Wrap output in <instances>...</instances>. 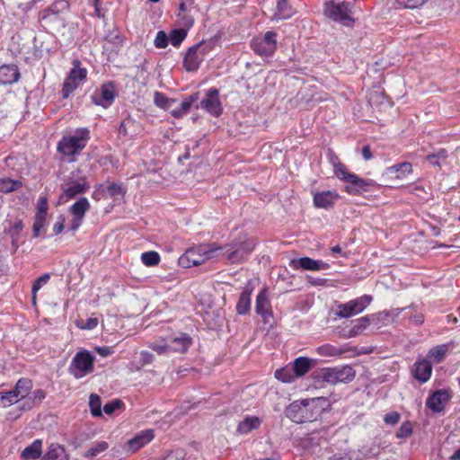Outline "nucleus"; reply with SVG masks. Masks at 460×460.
I'll list each match as a JSON object with an SVG mask.
<instances>
[{"instance_id":"obj_1","label":"nucleus","mask_w":460,"mask_h":460,"mask_svg":"<svg viewBox=\"0 0 460 460\" xmlns=\"http://www.w3.org/2000/svg\"><path fill=\"white\" fill-rule=\"evenodd\" d=\"M89 139L90 130L87 128H76L73 134L62 137L58 143V152L66 162H75L76 155L84 149Z\"/></svg>"},{"instance_id":"obj_2","label":"nucleus","mask_w":460,"mask_h":460,"mask_svg":"<svg viewBox=\"0 0 460 460\" xmlns=\"http://www.w3.org/2000/svg\"><path fill=\"white\" fill-rule=\"evenodd\" d=\"M220 249V246L216 244H200L191 247L180 257L179 262L185 268L198 266L213 259Z\"/></svg>"},{"instance_id":"obj_3","label":"nucleus","mask_w":460,"mask_h":460,"mask_svg":"<svg viewBox=\"0 0 460 460\" xmlns=\"http://www.w3.org/2000/svg\"><path fill=\"white\" fill-rule=\"evenodd\" d=\"M336 177L346 183L344 190L349 195H359L379 186L374 180L360 178L342 167L337 170Z\"/></svg>"},{"instance_id":"obj_4","label":"nucleus","mask_w":460,"mask_h":460,"mask_svg":"<svg viewBox=\"0 0 460 460\" xmlns=\"http://www.w3.org/2000/svg\"><path fill=\"white\" fill-rule=\"evenodd\" d=\"M214 40H202L188 49L183 66L188 72L197 71L205 58L214 50Z\"/></svg>"},{"instance_id":"obj_5","label":"nucleus","mask_w":460,"mask_h":460,"mask_svg":"<svg viewBox=\"0 0 460 460\" xmlns=\"http://www.w3.org/2000/svg\"><path fill=\"white\" fill-rule=\"evenodd\" d=\"M353 4L349 2L331 0L324 5V15L345 26H350L354 22Z\"/></svg>"},{"instance_id":"obj_6","label":"nucleus","mask_w":460,"mask_h":460,"mask_svg":"<svg viewBox=\"0 0 460 460\" xmlns=\"http://www.w3.org/2000/svg\"><path fill=\"white\" fill-rule=\"evenodd\" d=\"M95 357L86 349L78 350L71 360L69 373L76 379H81L94 370Z\"/></svg>"},{"instance_id":"obj_7","label":"nucleus","mask_w":460,"mask_h":460,"mask_svg":"<svg viewBox=\"0 0 460 460\" xmlns=\"http://www.w3.org/2000/svg\"><path fill=\"white\" fill-rule=\"evenodd\" d=\"M317 399L315 398L296 401L287 408L286 415L296 423L311 421L314 418L311 410L314 408Z\"/></svg>"},{"instance_id":"obj_8","label":"nucleus","mask_w":460,"mask_h":460,"mask_svg":"<svg viewBox=\"0 0 460 460\" xmlns=\"http://www.w3.org/2000/svg\"><path fill=\"white\" fill-rule=\"evenodd\" d=\"M320 378L328 384L349 383L356 376V371L349 365L323 367L319 372Z\"/></svg>"},{"instance_id":"obj_9","label":"nucleus","mask_w":460,"mask_h":460,"mask_svg":"<svg viewBox=\"0 0 460 460\" xmlns=\"http://www.w3.org/2000/svg\"><path fill=\"white\" fill-rule=\"evenodd\" d=\"M373 301L371 295H363L337 305L336 315L339 318H349L362 313Z\"/></svg>"},{"instance_id":"obj_10","label":"nucleus","mask_w":460,"mask_h":460,"mask_svg":"<svg viewBox=\"0 0 460 460\" xmlns=\"http://www.w3.org/2000/svg\"><path fill=\"white\" fill-rule=\"evenodd\" d=\"M254 247L255 243L252 240H243L220 247L219 251H224L223 255L231 263H238L243 261Z\"/></svg>"},{"instance_id":"obj_11","label":"nucleus","mask_w":460,"mask_h":460,"mask_svg":"<svg viewBox=\"0 0 460 460\" xmlns=\"http://www.w3.org/2000/svg\"><path fill=\"white\" fill-rule=\"evenodd\" d=\"M87 75V70L81 67V62L78 59L74 60L73 68L64 81L62 88V97L66 99L79 86Z\"/></svg>"},{"instance_id":"obj_12","label":"nucleus","mask_w":460,"mask_h":460,"mask_svg":"<svg viewBox=\"0 0 460 460\" xmlns=\"http://www.w3.org/2000/svg\"><path fill=\"white\" fill-rule=\"evenodd\" d=\"M264 8V13L272 21L288 19L294 13L287 0H267Z\"/></svg>"},{"instance_id":"obj_13","label":"nucleus","mask_w":460,"mask_h":460,"mask_svg":"<svg viewBox=\"0 0 460 460\" xmlns=\"http://www.w3.org/2000/svg\"><path fill=\"white\" fill-rule=\"evenodd\" d=\"M116 97L115 84L112 82H107L101 85L92 95V102L102 108H109L113 103Z\"/></svg>"},{"instance_id":"obj_14","label":"nucleus","mask_w":460,"mask_h":460,"mask_svg":"<svg viewBox=\"0 0 460 460\" xmlns=\"http://www.w3.org/2000/svg\"><path fill=\"white\" fill-rule=\"evenodd\" d=\"M277 48V34L273 31H267L262 38L253 39L252 49L260 56H270Z\"/></svg>"},{"instance_id":"obj_15","label":"nucleus","mask_w":460,"mask_h":460,"mask_svg":"<svg viewBox=\"0 0 460 460\" xmlns=\"http://www.w3.org/2000/svg\"><path fill=\"white\" fill-rule=\"evenodd\" d=\"M91 205L85 197L80 198L70 208L69 213L72 219L69 225V231L75 232L82 226L86 212L90 209Z\"/></svg>"},{"instance_id":"obj_16","label":"nucleus","mask_w":460,"mask_h":460,"mask_svg":"<svg viewBox=\"0 0 460 460\" xmlns=\"http://www.w3.org/2000/svg\"><path fill=\"white\" fill-rule=\"evenodd\" d=\"M390 314L387 311L379 312L371 315L362 316L354 321L353 326L348 333V337H356L363 332L370 323H377L379 321L389 317Z\"/></svg>"},{"instance_id":"obj_17","label":"nucleus","mask_w":460,"mask_h":460,"mask_svg":"<svg viewBox=\"0 0 460 460\" xmlns=\"http://www.w3.org/2000/svg\"><path fill=\"white\" fill-rule=\"evenodd\" d=\"M90 189V184L86 177H81L78 180L69 181L66 187L63 188V192L59 197L61 202H67L69 199H74L77 195L85 193Z\"/></svg>"},{"instance_id":"obj_18","label":"nucleus","mask_w":460,"mask_h":460,"mask_svg":"<svg viewBox=\"0 0 460 460\" xmlns=\"http://www.w3.org/2000/svg\"><path fill=\"white\" fill-rule=\"evenodd\" d=\"M200 106L203 110L215 117L222 113V105L219 101V92L216 88H210L207 91L206 96L201 100Z\"/></svg>"},{"instance_id":"obj_19","label":"nucleus","mask_w":460,"mask_h":460,"mask_svg":"<svg viewBox=\"0 0 460 460\" xmlns=\"http://www.w3.org/2000/svg\"><path fill=\"white\" fill-rule=\"evenodd\" d=\"M448 389H439L430 394L426 402V406L433 412L442 411L451 398Z\"/></svg>"},{"instance_id":"obj_20","label":"nucleus","mask_w":460,"mask_h":460,"mask_svg":"<svg viewBox=\"0 0 460 460\" xmlns=\"http://www.w3.org/2000/svg\"><path fill=\"white\" fill-rule=\"evenodd\" d=\"M290 267L293 270H326L330 268L329 263L321 261V260H314L309 257H302L297 260H292L290 261Z\"/></svg>"},{"instance_id":"obj_21","label":"nucleus","mask_w":460,"mask_h":460,"mask_svg":"<svg viewBox=\"0 0 460 460\" xmlns=\"http://www.w3.org/2000/svg\"><path fill=\"white\" fill-rule=\"evenodd\" d=\"M432 374V363L427 358L419 357L412 367V375L420 383L429 380Z\"/></svg>"},{"instance_id":"obj_22","label":"nucleus","mask_w":460,"mask_h":460,"mask_svg":"<svg viewBox=\"0 0 460 460\" xmlns=\"http://www.w3.org/2000/svg\"><path fill=\"white\" fill-rule=\"evenodd\" d=\"M255 311L257 314L261 315L264 323H269L272 318L271 305L267 296L266 289L260 291L256 297Z\"/></svg>"},{"instance_id":"obj_23","label":"nucleus","mask_w":460,"mask_h":460,"mask_svg":"<svg viewBox=\"0 0 460 460\" xmlns=\"http://www.w3.org/2000/svg\"><path fill=\"white\" fill-rule=\"evenodd\" d=\"M155 438L153 429H146L137 433L134 438L129 439L127 443L128 450L130 452H137Z\"/></svg>"},{"instance_id":"obj_24","label":"nucleus","mask_w":460,"mask_h":460,"mask_svg":"<svg viewBox=\"0 0 460 460\" xmlns=\"http://www.w3.org/2000/svg\"><path fill=\"white\" fill-rule=\"evenodd\" d=\"M339 198L340 195L336 191L326 190L314 193L313 200L315 208L327 209L332 207Z\"/></svg>"},{"instance_id":"obj_25","label":"nucleus","mask_w":460,"mask_h":460,"mask_svg":"<svg viewBox=\"0 0 460 460\" xmlns=\"http://www.w3.org/2000/svg\"><path fill=\"white\" fill-rule=\"evenodd\" d=\"M20 78V72L14 65H4L0 66V85L16 83Z\"/></svg>"},{"instance_id":"obj_26","label":"nucleus","mask_w":460,"mask_h":460,"mask_svg":"<svg viewBox=\"0 0 460 460\" xmlns=\"http://www.w3.org/2000/svg\"><path fill=\"white\" fill-rule=\"evenodd\" d=\"M453 347V342L437 345L431 348L427 353V358L430 362L439 364L444 360L448 350Z\"/></svg>"},{"instance_id":"obj_27","label":"nucleus","mask_w":460,"mask_h":460,"mask_svg":"<svg viewBox=\"0 0 460 460\" xmlns=\"http://www.w3.org/2000/svg\"><path fill=\"white\" fill-rule=\"evenodd\" d=\"M314 360L307 357H298L292 363V369L296 377H301L314 367Z\"/></svg>"},{"instance_id":"obj_28","label":"nucleus","mask_w":460,"mask_h":460,"mask_svg":"<svg viewBox=\"0 0 460 460\" xmlns=\"http://www.w3.org/2000/svg\"><path fill=\"white\" fill-rule=\"evenodd\" d=\"M42 454V440L35 439L31 444L26 447L21 453L22 460H35Z\"/></svg>"},{"instance_id":"obj_29","label":"nucleus","mask_w":460,"mask_h":460,"mask_svg":"<svg viewBox=\"0 0 460 460\" xmlns=\"http://www.w3.org/2000/svg\"><path fill=\"white\" fill-rule=\"evenodd\" d=\"M261 420L257 416H245L237 426V432L241 435L248 434L260 428Z\"/></svg>"},{"instance_id":"obj_30","label":"nucleus","mask_w":460,"mask_h":460,"mask_svg":"<svg viewBox=\"0 0 460 460\" xmlns=\"http://www.w3.org/2000/svg\"><path fill=\"white\" fill-rule=\"evenodd\" d=\"M45 456L50 460H68L66 448L58 443L49 445Z\"/></svg>"},{"instance_id":"obj_31","label":"nucleus","mask_w":460,"mask_h":460,"mask_svg":"<svg viewBox=\"0 0 460 460\" xmlns=\"http://www.w3.org/2000/svg\"><path fill=\"white\" fill-rule=\"evenodd\" d=\"M191 343V339L187 334H181L179 337H175L171 345L172 352L183 353L187 351L188 348Z\"/></svg>"},{"instance_id":"obj_32","label":"nucleus","mask_w":460,"mask_h":460,"mask_svg":"<svg viewBox=\"0 0 460 460\" xmlns=\"http://www.w3.org/2000/svg\"><path fill=\"white\" fill-rule=\"evenodd\" d=\"M348 349L343 348H337L331 344H323L316 348V352L322 357L336 358L346 353Z\"/></svg>"},{"instance_id":"obj_33","label":"nucleus","mask_w":460,"mask_h":460,"mask_svg":"<svg viewBox=\"0 0 460 460\" xmlns=\"http://www.w3.org/2000/svg\"><path fill=\"white\" fill-rule=\"evenodd\" d=\"M251 295L252 292L247 289L243 290L241 293L238 302L236 304V311L239 314H246L250 311Z\"/></svg>"},{"instance_id":"obj_34","label":"nucleus","mask_w":460,"mask_h":460,"mask_svg":"<svg viewBox=\"0 0 460 460\" xmlns=\"http://www.w3.org/2000/svg\"><path fill=\"white\" fill-rule=\"evenodd\" d=\"M147 346L159 355H166L172 352L171 345H169L163 338H158L148 342Z\"/></svg>"},{"instance_id":"obj_35","label":"nucleus","mask_w":460,"mask_h":460,"mask_svg":"<svg viewBox=\"0 0 460 460\" xmlns=\"http://www.w3.org/2000/svg\"><path fill=\"white\" fill-rule=\"evenodd\" d=\"M196 100H197L196 96H193V95L190 96L189 98L182 101L178 108L173 109L171 111V114L176 119L181 118L182 116H184L185 114H187L190 111L192 103Z\"/></svg>"},{"instance_id":"obj_36","label":"nucleus","mask_w":460,"mask_h":460,"mask_svg":"<svg viewBox=\"0 0 460 460\" xmlns=\"http://www.w3.org/2000/svg\"><path fill=\"white\" fill-rule=\"evenodd\" d=\"M32 389V382L29 378H20L15 384L14 390L22 399L26 398Z\"/></svg>"},{"instance_id":"obj_37","label":"nucleus","mask_w":460,"mask_h":460,"mask_svg":"<svg viewBox=\"0 0 460 460\" xmlns=\"http://www.w3.org/2000/svg\"><path fill=\"white\" fill-rule=\"evenodd\" d=\"M22 183L21 181L13 180L10 178L0 179V191L3 193H9L15 191L22 187Z\"/></svg>"},{"instance_id":"obj_38","label":"nucleus","mask_w":460,"mask_h":460,"mask_svg":"<svg viewBox=\"0 0 460 460\" xmlns=\"http://www.w3.org/2000/svg\"><path fill=\"white\" fill-rule=\"evenodd\" d=\"M109 448V444L106 441H96L93 446L84 454L86 458H93L100 454L105 452Z\"/></svg>"},{"instance_id":"obj_39","label":"nucleus","mask_w":460,"mask_h":460,"mask_svg":"<svg viewBox=\"0 0 460 460\" xmlns=\"http://www.w3.org/2000/svg\"><path fill=\"white\" fill-rule=\"evenodd\" d=\"M275 377L283 383H292L296 378L292 367L288 366L276 370Z\"/></svg>"},{"instance_id":"obj_40","label":"nucleus","mask_w":460,"mask_h":460,"mask_svg":"<svg viewBox=\"0 0 460 460\" xmlns=\"http://www.w3.org/2000/svg\"><path fill=\"white\" fill-rule=\"evenodd\" d=\"M447 158V152L445 149H439L437 153L428 155L426 160L433 166L440 167L442 163Z\"/></svg>"},{"instance_id":"obj_41","label":"nucleus","mask_w":460,"mask_h":460,"mask_svg":"<svg viewBox=\"0 0 460 460\" xmlns=\"http://www.w3.org/2000/svg\"><path fill=\"white\" fill-rule=\"evenodd\" d=\"M141 261L146 266H156L160 262V255L155 251L146 252L141 254Z\"/></svg>"},{"instance_id":"obj_42","label":"nucleus","mask_w":460,"mask_h":460,"mask_svg":"<svg viewBox=\"0 0 460 460\" xmlns=\"http://www.w3.org/2000/svg\"><path fill=\"white\" fill-rule=\"evenodd\" d=\"M169 36V40L173 47H179L187 36V31L184 29H174Z\"/></svg>"},{"instance_id":"obj_43","label":"nucleus","mask_w":460,"mask_h":460,"mask_svg":"<svg viewBox=\"0 0 460 460\" xmlns=\"http://www.w3.org/2000/svg\"><path fill=\"white\" fill-rule=\"evenodd\" d=\"M174 102L173 100L168 99L164 93L160 92H155L154 93V103L164 110H168L171 108L172 104Z\"/></svg>"},{"instance_id":"obj_44","label":"nucleus","mask_w":460,"mask_h":460,"mask_svg":"<svg viewBox=\"0 0 460 460\" xmlns=\"http://www.w3.org/2000/svg\"><path fill=\"white\" fill-rule=\"evenodd\" d=\"M390 172H399V177H404L412 172V166L408 162L394 164L388 168Z\"/></svg>"},{"instance_id":"obj_45","label":"nucleus","mask_w":460,"mask_h":460,"mask_svg":"<svg viewBox=\"0 0 460 460\" xmlns=\"http://www.w3.org/2000/svg\"><path fill=\"white\" fill-rule=\"evenodd\" d=\"M91 413L94 417L102 416V402L99 395L92 394L89 398Z\"/></svg>"},{"instance_id":"obj_46","label":"nucleus","mask_w":460,"mask_h":460,"mask_svg":"<svg viewBox=\"0 0 460 460\" xmlns=\"http://www.w3.org/2000/svg\"><path fill=\"white\" fill-rule=\"evenodd\" d=\"M192 4L193 0H181L179 7L180 12L178 13L179 17L186 20L185 24H188L190 26L192 25L193 19L187 16L186 13L190 11V8L192 5Z\"/></svg>"},{"instance_id":"obj_47","label":"nucleus","mask_w":460,"mask_h":460,"mask_svg":"<svg viewBox=\"0 0 460 460\" xmlns=\"http://www.w3.org/2000/svg\"><path fill=\"white\" fill-rule=\"evenodd\" d=\"M50 279V275L49 273H45L35 279L33 282L31 292H32V301L35 304L36 302V294L37 292L45 286Z\"/></svg>"},{"instance_id":"obj_48","label":"nucleus","mask_w":460,"mask_h":460,"mask_svg":"<svg viewBox=\"0 0 460 460\" xmlns=\"http://www.w3.org/2000/svg\"><path fill=\"white\" fill-rule=\"evenodd\" d=\"M47 215L36 214L33 223V236L39 237L45 228Z\"/></svg>"},{"instance_id":"obj_49","label":"nucleus","mask_w":460,"mask_h":460,"mask_svg":"<svg viewBox=\"0 0 460 460\" xmlns=\"http://www.w3.org/2000/svg\"><path fill=\"white\" fill-rule=\"evenodd\" d=\"M412 424L410 421H404L395 433L397 438H407L412 434Z\"/></svg>"},{"instance_id":"obj_50","label":"nucleus","mask_w":460,"mask_h":460,"mask_svg":"<svg viewBox=\"0 0 460 460\" xmlns=\"http://www.w3.org/2000/svg\"><path fill=\"white\" fill-rule=\"evenodd\" d=\"M428 0H395V4L401 8L414 9L424 4Z\"/></svg>"},{"instance_id":"obj_51","label":"nucleus","mask_w":460,"mask_h":460,"mask_svg":"<svg viewBox=\"0 0 460 460\" xmlns=\"http://www.w3.org/2000/svg\"><path fill=\"white\" fill-rule=\"evenodd\" d=\"M169 36L164 31H159L156 33L155 39L154 40V45L157 49H164L168 46Z\"/></svg>"},{"instance_id":"obj_52","label":"nucleus","mask_w":460,"mask_h":460,"mask_svg":"<svg viewBox=\"0 0 460 460\" xmlns=\"http://www.w3.org/2000/svg\"><path fill=\"white\" fill-rule=\"evenodd\" d=\"M14 403H16V402L9 391L0 392V407L6 408Z\"/></svg>"},{"instance_id":"obj_53","label":"nucleus","mask_w":460,"mask_h":460,"mask_svg":"<svg viewBox=\"0 0 460 460\" xmlns=\"http://www.w3.org/2000/svg\"><path fill=\"white\" fill-rule=\"evenodd\" d=\"M139 355H140V365L137 366L135 367L136 370H140L142 367H144L145 365L151 364L155 359L154 355L146 350H142Z\"/></svg>"},{"instance_id":"obj_54","label":"nucleus","mask_w":460,"mask_h":460,"mask_svg":"<svg viewBox=\"0 0 460 460\" xmlns=\"http://www.w3.org/2000/svg\"><path fill=\"white\" fill-rule=\"evenodd\" d=\"M49 210V203L46 197L40 196L37 202V213L40 215H47Z\"/></svg>"},{"instance_id":"obj_55","label":"nucleus","mask_w":460,"mask_h":460,"mask_svg":"<svg viewBox=\"0 0 460 460\" xmlns=\"http://www.w3.org/2000/svg\"><path fill=\"white\" fill-rule=\"evenodd\" d=\"M98 325V320L96 318H88L85 323H77V326L84 330H93Z\"/></svg>"},{"instance_id":"obj_56","label":"nucleus","mask_w":460,"mask_h":460,"mask_svg":"<svg viewBox=\"0 0 460 460\" xmlns=\"http://www.w3.org/2000/svg\"><path fill=\"white\" fill-rule=\"evenodd\" d=\"M329 159L333 166V172L335 175L337 170L340 169V167H342L343 171H347L346 166L339 161V158L332 152H330Z\"/></svg>"},{"instance_id":"obj_57","label":"nucleus","mask_w":460,"mask_h":460,"mask_svg":"<svg viewBox=\"0 0 460 460\" xmlns=\"http://www.w3.org/2000/svg\"><path fill=\"white\" fill-rule=\"evenodd\" d=\"M185 457V453L182 449H176L172 451L166 456H164L162 460H183Z\"/></svg>"},{"instance_id":"obj_58","label":"nucleus","mask_w":460,"mask_h":460,"mask_svg":"<svg viewBox=\"0 0 460 460\" xmlns=\"http://www.w3.org/2000/svg\"><path fill=\"white\" fill-rule=\"evenodd\" d=\"M400 420V414L396 411H391L387 414H385V418H384V421L386 423V424H389V425H395L399 422Z\"/></svg>"},{"instance_id":"obj_59","label":"nucleus","mask_w":460,"mask_h":460,"mask_svg":"<svg viewBox=\"0 0 460 460\" xmlns=\"http://www.w3.org/2000/svg\"><path fill=\"white\" fill-rule=\"evenodd\" d=\"M46 397V393L42 389H37L31 393L30 399L33 403H40Z\"/></svg>"},{"instance_id":"obj_60","label":"nucleus","mask_w":460,"mask_h":460,"mask_svg":"<svg viewBox=\"0 0 460 460\" xmlns=\"http://www.w3.org/2000/svg\"><path fill=\"white\" fill-rule=\"evenodd\" d=\"M121 404V402L119 400H114L106 403L103 407V411L106 414H111L115 410H117Z\"/></svg>"},{"instance_id":"obj_61","label":"nucleus","mask_w":460,"mask_h":460,"mask_svg":"<svg viewBox=\"0 0 460 460\" xmlns=\"http://www.w3.org/2000/svg\"><path fill=\"white\" fill-rule=\"evenodd\" d=\"M108 191L111 196L115 197L117 195L122 194V188L115 183H111L108 186Z\"/></svg>"},{"instance_id":"obj_62","label":"nucleus","mask_w":460,"mask_h":460,"mask_svg":"<svg viewBox=\"0 0 460 460\" xmlns=\"http://www.w3.org/2000/svg\"><path fill=\"white\" fill-rule=\"evenodd\" d=\"M64 221L65 217L63 216H60L58 217V221L54 225L53 231L56 234H60L64 229Z\"/></svg>"},{"instance_id":"obj_63","label":"nucleus","mask_w":460,"mask_h":460,"mask_svg":"<svg viewBox=\"0 0 460 460\" xmlns=\"http://www.w3.org/2000/svg\"><path fill=\"white\" fill-rule=\"evenodd\" d=\"M95 350L100 356L103 358L109 357L112 354V350L109 347H96Z\"/></svg>"},{"instance_id":"obj_64","label":"nucleus","mask_w":460,"mask_h":460,"mask_svg":"<svg viewBox=\"0 0 460 460\" xmlns=\"http://www.w3.org/2000/svg\"><path fill=\"white\" fill-rule=\"evenodd\" d=\"M411 322L416 325H420L424 323V316L421 314H416L411 317Z\"/></svg>"}]
</instances>
